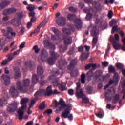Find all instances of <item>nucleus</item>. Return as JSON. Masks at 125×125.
<instances>
[{
  "instance_id": "f257e3e1",
  "label": "nucleus",
  "mask_w": 125,
  "mask_h": 125,
  "mask_svg": "<svg viewBox=\"0 0 125 125\" xmlns=\"http://www.w3.org/2000/svg\"><path fill=\"white\" fill-rule=\"evenodd\" d=\"M51 58L47 59L48 53L46 50L44 49L41 50V61L42 62L47 61V62L49 65H54L55 60L59 57V54L57 53H55L54 51L50 52Z\"/></svg>"
},
{
  "instance_id": "f03ea898",
  "label": "nucleus",
  "mask_w": 125,
  "mask_h": 125,
  "mask_svg": "<svg viewBox=\"0 0 125 125\" xmlns=\"http://www.w3.org/2000/svg\"><path fill=\"white\" fill-rule=\"evenodd\" d=\"M30 81L29 79H25L23 80V82L18 81L16 85L17 89L19 90L21 93H26L28 91V88L30 84Z\"/></svg>"
},
{
  "instance_id": "7ed1b4c3",
  "label": "nucleus",
  "mask_w": 125,
  "mask_h": 125,
  "mask_svg": "<svg viewBox=\"0 0 125 125\" xmlns=\"http://www.w3.org/2000/svg\"><path fill=\"white\" fill-rule=\"evenodd\" d=\"M29 100L28 98H23L21 99V106L19 110L17 111V114L19 115V119L22 120L23 116V112L24 111L25 108L27 107V103L29 102Z\"/></svg>"
},
{
  "instance_id": "20e7f679",
  "label": "nucleus",
  "mask_w": 125,
  "mask_h": 125,
  "mask_svg": "<svg viewBox=\"0 0 125 125\" xmlns=\"http://www.w3.org/2000/svg\"><path fill=\"white\" fill-rule=\"evenodd\" d=\"M76 18V15L74 14H68L67 15L68 20H69L70 21H74V26H75L77 29H81L82 27V20Z\"/></svg>"
},
{
  "instance_id": "39448f33",
  "label": "nucleus",
  "mask_w": 125,
  "mask_h": 125,
  "mask_svg": "<svg viewBox=\"0 0 125 125\" xmlns=\"http://www.w3.org/2000/svg\"><path fill=\"white\" fill-rule=\"evenodd\" d=\"M99 30L97 29L96 26H94L92 30L91 31V35L95 36L93 38L92 40V47H95V45L98 42V37L97 35L98 34Z\"/></svg>"
},
{
  "instance_id": "423d86ee",
  "label": "nucleus",
  "mask_w": 125,
  "mask_h": 125,
  "mask_svg": "<svg viewBox=\"0 0 125 125\" xmlns=\"http://www.w3.org/2000/svg\"><path fill=\"white\" fill-rule=\"evenodd\" d=\"M76 95L77 97L83 98L85 97V95L83 93V89L81 88V85L79 83H77V87L76 88Z\"/></svg>"
},
{
  "instance_id": "0eeeda50",
  "label": "nucleus",
  "mask_w": 125,
  "mask_h": 125,
  "mask_svg": "<svg viewBox=\"0 0 125 125\" xmlns=\"http://www.w3.org/2000/svg\"><path fill=\"white\" fill-rule=\"evenodd\" d=\"M62 117L65 119L67 118L70 121L73 120V114H70V111L68 108H66L63 112H62Z\"/></svg>"
},
{
  "instance_id": "6e6552de",
  "label": "nucleus",
  "mask_w": 125,
  "mask_h": 125,
  "mask_svg": "<svg viewBox=\"0 0 125 125\" xmlns=\"http://www.w3.org/2000/svg\"><path fill=\"white\" fill-rule=\"evenodd\" d=\"M108 72L110 73H114V80L117 81L119 79L120 75L118 74V73L116 71L115 68L113 67V65H109L108 68Z\"/></svg>"
},
{
  "instance_id": "1a4fd4ad",
  "label": "nucleus",
  "mask_w": 125,
  "mask_h": 125,
  "mask_svg": "<svg viewBox=\"0 0 125 125\" xmlns=\"http://www.w3.org/2000/svg\"><path fill=\"white\" fill-rule=\"evenodd\" d=\"M1 31L3 33V35L4 36H6L7 39H8L9 40H10L11 37L9 36V34L11 33V32H13V28L12 27H8L6 29H3L1 30Z\"/></svg>"
},
{
  "instance_id": "9d476101",
  "label": "nucleus",
  "mask_w": 125,
  "mask_h": 125,
  "mask_svg": "<svg viewBox=\"0 0 125 125\" xmlns=\"http://www.w3.org/2000/svg\"><path fill=\"white\" fill-rule=\"evenodd\" d=\"M1 81L4 84L6 85H9L10 83V76L5 74L2 75L1 76Z\"/></svg>"
},
{
  "instance_id": "9b49d317",
  "label": "nucleus",
  "mask_w": 125,
  "mask_h": 125,
  "mask_svg": "<svg viewBox=\"0 0 125 125\" xmlns=\"http://www.w3.org/2000/svg\"><path fill=\"white\" fill-rule=\"evenodd\" d=\"M65 21H66V19L63 17H60L56 21V22L60 26H63L65 25Z\"/></svg>"
},
{
  "instance_id": "f8f14e48",
  "label": "nucleus",
  "mask_w": 125,
  "mask_h": 125,
  "mask_svg": "<svg viewBox=\"0 0 125 125\" xmlns=\"http://www.w3.org/2000/svg\"><path fill=\"white\" fill-rule=\"evenodd\" d=\"M17 109V103H13L12 104L9 105L7 110L10 112H14Z\"/></svg>"
},
{
  "instance_id": "ddd939ff",
  "label": "nucleus",
  "mask_w": 125,
  "mask_h": 125,
  "mask_svg": "<svg viewBox=\"0 0 125 125\" xmlns=\"http://www.w3.org/2000/svg\"><path fill=\"white\" fill-rule=\"evenodd\" d=\"M10 23L15 27H19L21 24V21L20 20L17 19V17H15L10 21Z\"/></svg>"
},
{
  "instance_id": "4468645a",
  "label": "nucleus",
  "mask_w": 125,
  "mask_h": 125,
  "mask_svg": "<svg viewBox=\"0 0 125 125\" xmlns=\"http://www.w3.org/2000/svg\"><path fill=\"white\" fill-rule=\"evenodd\" d=\"M112 45H113L115 50H119L120 49H121L123 51H125V46H122L120 43H117V42H114Z\"/></svg>"
},
{
  "instance_id": "2eb2a0df",
  "label": "nucleus",
  "mask_w": 125,
  "mask_h": 125,
  "mask_svg": "<svg viewBox=\"0 0 125 125\" xmlns=\"http://www.w3.org/2000/svg\"><path fill=\"white\" fill-rule=\"evenodd\" d=\"M77 63V60L76 59H72L71 61H70L69 65L68 66V69L71 70H73Z\"/></svg>"
},
{
  "instance_id": "dca6fc26",
  "label": "nucleus",
  "mask_w": 125,
  "mask_h": 125,
  "mask_svg": "<svg viewBox=\"0 0 125 125\" xmlns=\"http://www.w3.org/2000/svg\"><path fill=\"white\" fill-rule=\"evenodd\" d=\"M64 44L69 45L72 43V37L71 36L66 35L63 38Z\"/></svg>"
},
{
  "instance_id": "f3484780",
  "label": "nucleus",
  "mask_w": 125,
  "mask_h": 125,
  "mask_svg": "<svg viewBox=\"0 0 125 125\" xmlns=\"http://www.w3.org/2000/svg\"><path fill=\"white\" fill-rule=\"evenodd\" d=\"M15 12H16V9H15L14 8H10L9 9H6L3 12V15H7L8 14H10L11 13H14Z\"/></svg>"
},
{
  "instance_id": "a211bd4d",
  "label": "nucleus",
  "mask_w": 125,
  "mask_h": 125,
  "mask_svg": "<svg viewBox=\"0 0 125 125\" xmlns=\"http://www.w3.org/2000/svg\"><path fill=\"white\" fill-rule=\"evenodd\" d=\"M110 42H112V44L115 43H119V35L117 34L114 35V38L111 37L110 38Z\"/></svg>"
},
{
  "instance_id": "6ab92c4d",
  "label": "nucleus",
  "mask_w": 125,
  "mask_h": 125,
  "mask_svg": "<svg viewBox=\"0 0 125 125\" xmlns=\"http://www.w3.org/2000/svg\"><path fill=\"white\" fill-rule=\"evenodd\" d=\"M67 64L66 61L65 60H60L58 62V65L60 69H62V66L66 65Z\"/></svg>"
},
{
  "instance_id": "aec40b11",
  "label": "nucleus",
  "mask_w": 125,
  "mask_h": 125,
  "mask_svg": "<svg viewBox=\"0 0 125 125\" xmlns=\"http://www.w3.org/2000/svg\"><path fill=\"white\" fill-rule=\"evenodd\" d=\"M52 91L51 86L47 87L46 90L44 89V96H50L52 94Z\"/></svg>"
},
{
  "instance_id": "412c9836",
  "label": "nucleus",
  "mask_w": 125,
  "mask_h": 125,
  "mask_svg": "<svg viewBox=\"0 0 125 125\" xmlns=\"http://www.w3.org/2000/svg\"><path fill=\"white\" fill-rule=\"evenodd\" d=\"M10 4V1L9 0H4L0 3V10L5 8L8 5Z\"/></svg>"
},
{
  "instance_id": "4be33fe9",
  "label": "nucleus",
  "mask_w": 125,
  "mask_h": 125,
  "mask_svg": "<svg viewBox=\"0 0 125 125\" xmlns=\"http://www.w3.org/2000/svg\"><path fill=\"white\" fill-rule=\"evenodd\" d=\"M39 79L38 76L37 74H34L32 77V85H35L39 82Z\"/></svg>"
},
{
  "instance_id": "5701e85b",
  "label": "nucleus",
  "mask_w": 125,
  "mask_h": 125,
  "mask_svg": "<svg viewBox=\"0 0 125 125\" xmlns=\"http://www.w3.org/2000/svg\"><path fill=\"white\" fill-rule=\"evenodd\" d=\"M60 103H61V106L59 107V111H62L63 108L67 107V104H65V102L62 98H60Z\"/></svg>"
},
{
  "instance_id": "b1692460",
  "label": "nucleus",
  "mask_w": 125,
  "mask_h": 125,
  "mask_svg": "<svg viewBox=\"0 0 125 125\" xmlns=\"http://www.w3.org/2000/svg\"><path fill=\"white\" fill-rule=\"evenodd\" d=\"M15 72V79H17L21 77L20 69L18 67H15L14 69Z\"/></svg>"
},
{
  "instance_id": "393cba45",
  "label": "nucleus",
  "mask_w": 125,
  "mask_h": 125,
  "mask_svg": "<svg viewBox=\"0 0 125 125\" xmlns=\"http://www.w3.org/2000/svg\"><path fill=\"white\" fill-rule=\"evenodd\" d=\"M52 31L55 34V36H57V38L59 39V36H63L62 33L58 29L55 28V27H53L52 28Z\"/></svg>"
},
{
  "instance_id": "a878e982",
  "label": "nucleus",
  "mask_w": 125,
  "mask_h": 125,
  "mask_svg": "<svg viewBox=\"0 0 125 125\" xmlns=\"http://www.w3.org/2000/svg\"><path fill=\"white\" fill-rule=\"evenodd\" d=\"M42 95H44V89H41L37 91L35 94H34V96L35 98L38 97V96H42Z\"/></svg>"
},
{
  "instance_id": "bb28decb",
  "label": "nucleus",
  "mask_w": 125,
  "mask_h": 125,
  "mask_svg": "<svg viewBox=\"0 0 125 125\" xmlns=\"http://www.w3.org/2000/svg\"><path fill=\"white\" fill-rule=\"evenodd\" d=\"M111 90L108 89L105 92V99L108 101H111L112 99V95L111 94Z\"/></svg>"
},
{
  "instance_id": "cd10ccee",
  "label": "nucleus",
  "mask_w": 125,
  "mask_h": 125,
  "mask_svg": "<svg viewBox=\"0 0 125 125\" xmlns=\"http://www.w3.org/2000/svg\"><path fill=\"white\" fill-rule=\"evenodd\" d=\"M59 88L61 91H64L67 89L66 84L63 83H60L59 85Z\"/></svg>"
},
{
  "instance_id": "c85d7f7f",
  "label": "nucleus",
  "mask_w": 125,
  "mask_h": 125,
  "mask_svg": "<svg viewBox=\"0 0 125 125\" xmlns=\"http://www.w3.org/2000/svg\"><path fill=\"white\" fill-rule=\"evenodd\" d=\"M89 57V54L86 53H82L80 56V60L81 61H85Z\"/></svg>"
},
{
  "instance_id": "c756f323",
  "label": "nucleus",
  "mask_w": 125,
  "mask_h": 125,
  "mask_svg": "<svg viewBox=\"0 0 125 125\" xmlns=\"http://www.w3.org/2000/svg\"><path fill=\"white\" fill-rule=\"evenodd\" d=\"M10 93L12 95V96H16L18 94V92H17V90L15 89V87L14 86L11 87Z\"/></svg>"
},
{
  "instance_id": "7c9ffc66",
  "label": "nucleus",
  "mask_w": 125,
  "mask_h": 125,
  "mask_svg": "<svg viewBox=\"0 0 125 125\" xmlns=\"http://www.w3.org/2000/svg\"><path fill=\"white\" fill-rule=\"evenodd\" d=\"M119 100L120 94L119 93H116V95H115L112 102L113 103V104H116L118 101H119Z\"/></svg>"
},
{
  "instance_id": "2f4dec72",
  "label": "nucleus",
  "mask_w": 125,
  "mask_h": 125,
  "mask_svg": "<svg viewBox=\"0 0 125 125\" xmlns=\"http://www.w3.org/2000/svg\"><path fill=\"white\" fill-rule=\"evenodd\" d=\"M37 8L36 7V6L33 4H28L27 7H26V9H27V10L28 11L30 12H32L34 10H35Z\"/></svg>"
},
{
  "instance_id": "473e14b6",
  "label": "nucleus",
  "mask_w": 125,
  "mask_h": 125,
  "mask_svg": "<svg viewBox=\"0 0 125 125\" xmlns=\"http://www.w3.org/2000/svg\"><path fill=\"white\" fill-rule=\"evenodd\" d=\"M39 99V97H36L34 98L33 99L31 100L30 101V104H29V108H31L35 105V103L37 101V100Z\"/></svg>"
},
{
  "instance_id": "72a5a7b5",
  "label": "nucleus",
  "mask_w": 125,
  "mask_h": 125,
  "mask_svg": "<svg viewBox=\"0 0 125 125\" xmlns=\"http://www.w3.org/2000/svg\"><path fill=\"white\" fill-rule=\"evenodd\" d=\"M102 72L101 70H97L95 74H94V78H95L96 80L98 79L102 76Z\"/></svg>"
},
{
  "instance_id": "f704fd0d",
  "label": "nucleus",
  "mask_w": 125,
  "mask_h": 125,
  "mask_svg": "<svg viewBox=\"0 0 125 125\" xmlns=\"http://www.w3.org/2000/svg\"><path fill=\"white\" fill-rule=\"evenodd\" d=\"M44 70L43 68L42 67V65H40L38 67L37 69V73L39 75H42L43 73Z\"/></svg>"
},
{
  "instance_id": "c9c22d12",
  "label": "nucleus",
  "mask_w": 125,
  "mask_h": 125,
  "mask_svg": "<svg viewBox=\"0 0 125 125\" xmlns=\"http://www.w3.org/2000/svg\"><path fill=\"white\" fill-rule=\"evenodd\" d=\"M26 67L29 68L30 70H34L35 67L34 66L32 65V63L30 62H27L25 63Z\"/></svg>"
},
{
  "instance_id": "e433bc0d",
  "label": "nucleus",
  "mask_w": 125,
  "mask_h": 125,
  "mask_svg": "<svg viewBox=\"0 0 125 125\" xmlns=\"http://www.w3.org/2000/svg\"><path fill=\"white\" fill-rule=\"evenodd\" d=\"M119 81H120V76H119V79H118V80L117 81L115 80V76H113V80H110L109 82H108V84L111 85V84H113L114 83L116 85L118 84Z\"/></svg>"
},
{
  "instance_id": "4c0bfd02",
  "label": "nucleus",
  "mask_w": 125,
  "mask_h": 125,
  "mask_svg": "<svg viewBox=\"0 0 125 125\" xmlns=\"http://www.w3.org/2000/svg\"><path fill=\"white\" fill-rule=\"evenodd\" d=\"M115 66H116L117 69H118L119 70L125 69L124 64H122L121 63H119V62L116 63Z\"/></svg>"
},
{
  "instance_id": "58836bf2",
  "label": "nucleus",
  "mask_w": 125,
  "mask_h": 125,
  "mask_svg": "<svg viewBox=\"0 0 125 125\" xmlns=\"http://www.w3.org/2000/svg\"><path fill=\"white\" fill-rule=\"evenodd\" d=\"M7 104V100L5 99V98H2L0 99V107H2L3 106V104Z\"/></svg>"
},
{
  "instance_id": "ea45409f",
  "label": "nucleus",
  "mask_w": 125,
  "mask_h": 125,
  "mask_svg": "<svg viewBox=\"0 0 125 125\" xmlns=\"http://www.w3.org/2000/svg\"><path fill=\"white\" fill-rule=\"evenodd\" d=\"M43 26V23H40V25H39V26L37 27V28L35 29V30L32 32V33H34L35 34H38V33H39L40 28Z\"/></svg>"
},
{
  "instance_id": "a19ab883",
  "label": "nucleus",
  "mask_w": 125,
  "mask_h": 125,
  "mask_svg": "<svg viewBox=\"0 0 125 125\" xmlns=\"http://www.w3.org/2000/svg\"><path fill=\"white\" fill-rule=\"evenodd\" d=\"M44 77V76L43 75L41 77V82H40V84L41 86H44L46 83H47V81L46 80H42V79Z\"/></svg>"
},
{
  "instance_id": "79ce46f5",
  "label": "nucleus",
  "mask_w": 125,
  "mask_h": 125,
  "mask_svg": "<svg viewBox=\"0 0 125 125\" xmlns=\"http://www.w3.org/2000/svg\"><path fill=\"white\" fill-rule=\"evenodd\" d=\"M94 18L95 19V24H98L99 23V21H100V19L99 18V15H97L96 13L93 14Z\"/></svg>"
},
{
  "instance_id": "37998d69",
  "label": "nucleus",
  "mask_w": 125,
  "mask_h": 125,
  "mask_svg": "<svg viewBox=\"0 0 125 125\" xmlns=\"http://www.w3.org/2000/svg\"><path fill=\"white\" fill-rule=\"evenodd\" d=\"M62 32L65 35H71V31L68 28L62 29Z\"/></svg>"
},
{
  "instance_id": "c03bdc74",
  "label": "nucleus",
  "mask_w": 125,
  "mask_h": 125,
  "mask_svg": "<svg viewBox=\"0 0 125 125\" xmlns=\"http://www.w3.org/2000/svg\"><path fill=\"white\" fill-rule=\"evenodd\" d=\"M86 93L88 94H92V91L93 90V88L92 87L90 86H88L86 87Z\"/></svg>"
},
{
  "instance_id": "a18cd8bd",
  "label": "nucleus",
  "mask_w": 125,
  "mask_h": 125,
  "mask_svg": "<svg viewBox=\"0 0 125 125\" xmlns=\"http://www.w3.org/2000/svg\"><path fill=\"white\" fill-rule=\"evenodd\" d=\"M81 83L84 84L85 83V74L83 73L81 75Z\"/></svg>"
},
{
  "instance_id": "49530a36",
  "label": "nucleus",
  "mask_w": 125,
  "mask_h": 125,
  "mask_svg": "<svg viewBox=\"0 0 125 125\" xmlns=\"http://www.w3.org/2000/svg\"><path fill=\"white\" fill-rule=\"evenodd\" d=\"M53 84L54 86H59V80L58 78H56L54 82H53Z\"/></svg>"
},
{
  "instance_id": "de8ad7c7",
  "label": "nucleus",
  "mask_w": 125,
  "mask_h": 125,
  "mask_svg": "<svg viewBox=\"0 0 125 125\" xmlns=\"http://www.w3.org/2000/svg\"><path fill=\"white\" fill-rule=\"evenodd\" d=\"M44 108H45V102H42V103H41L40 105L39 106V109L42 110Z\"/></svg>"
},
{
  "instance_id": "09e8293b",
  "label": "nucleus",
  "mask_w": 125,
  "mask_h": 125,
  "mask_svg": "<svg viewBox=\"0 0 125 125\" xmlns=\"http://www.w3.org/2000/svg\"><path fill=\"white\" fill-rule=\"evenodd\" d=\"M53 112L52 109H46L44 112H43V114L44 115H50Z\"/></svg>"
},
{
  "instance_id": "8fccbe9b",
  "label": "nucleus",
  "mask_w": 125,
  "mask_h": 125,
  "mask_svg": "<svg viewBox=\"0 0 125 125\" xmlns=\"http://www.w3.org/2000/svg\"><path fill=\"white\" fill-rule=\"evenodd\" d=\"M17 17L15 18H17L18 20H21V19L23 17V15L22 13H16Z\"/></svg>"
},
{
  "instance_id": "3c124183",
  "label": "nucleus",
  "mask_w": 125,
  "mask_h": 125,
  "mask_svg": "<svg viewBox=\"0 0 125 125\" xmlns=\"http://www.w3.org/2000/svg\"><path fill=\"white\" fill-rule=\"evenodd\" d=\"M118 31V25L114 26L112 27V30H111V34H113L115 33V32Z\"/></svg>"
},
{
  "instance_id": "603ef678",
  "label": "nucleus",
  "mask_w": 125,
  "mask_h": 125,
  "mask_svg": "<svg viewBox=\"0 0 125 125\" xmlns=\"http://www.w3.org/2000/svg\"><path fill=\"white\" fill-rule=\"evenodd\" d=\"M67 50V46H64L62 47V46L59 47V51L60 52H63L65 50Z\"/></svg>"
},
{
  "instance_id": "864d4df0",
  "label": "nucleus",
  "mask_w": 125,
  "mask_h": 125,
  "mask_svg": "<svg viewBox=\"0 0 125 125\" xmlns=\"http://www.w3.org/2000/svg\"><path fill=\"white\" fill-rule=\"evenodd\" d=\"M95 115L100 119L103 118V113L101 112V111H99L97 113H95Z\"/></svg>"
},
{
  "instance_id": "5fc2aeb1",
  "label": "nucleus",
  "mask_w": 125,
  "mask_h": 125,
  "mask_svg": "<svg viewBox=\"0 0 125 125\" xmlns=\"http://www.w3.org/2000/svg\"><path fill=\"white\" fill-rule=\"evenodd\" d=\"M107 17L108 19H110L113 17V11L110 10L108 11L107 14Z\"/></svg>"
},
{
  "instance_id": "6e6d98bb",
  "label": "nucleus",
  "mask_w": 125,
  "mask_h": 125,
  "mask_svg": "<svg viewBox=\"0 0 125 125\" xmlns=\"http://www.w3.org/2000/svg\"><path fill=\"white\" fill-rule=\"evenodd\" d=\"M96 11L101 12L102 11V6L99 4L97 7H96Z\"/></svg>"
},
{
  "instance_id": "4d7b16f0",
  "label": "nucleus",
  "mask_w": 125,
  "mask_h": 125,
  "mask_svg": "<svg viewBox=\"0 0 125 125\" xmlns=\"http://www.w3.org/2000/svg\"><path fill=\"white\" fill-rule=\"evenodd\" d=\"M92 14L91 13H88L87 14L86 16V20L89 21L90 20L92 19Z\"/></svg>"
},
{
  "instance_id": "13d9d810",
  "label": "nucleus",
  "mask_w": 125,
  "mask_h": 125,
  "mask_svg": "<svg viewBox=\"0 0 125 125\" xmlns=\"http://www.w3.org/2000/svg\"><path fill=\"white\" fill-rule=\"evenodd\" d=\"M51 75H52V76L53 77H56L57 75H59V70H57L56 71H52L51 72Z\"/></svg>"
},
{
  "instance_id": "bf43d9fd",
  "label": "nucleus",
  "mask_w": 125,
  "mask_h": 125,
  "mask_svg": "<svg viewBox=\"0 0 125 125\" xmlns=\"http://www.w3.org/2000/svg\"><path fill=\"white\" fill-rule=\"evenodd\" d=\"M82 101L84 104H88L89 102V99L88 98H86V97L83 98Z\"/></svg>"
},
{
  "instance_id": "052dcab7",
  "label": "nucleus",
  "mask_w": 125,
  "mask_h": 125,
  "mask_svg": "<svg viewBox=\"0 0 125 125\" xmlns=\"http://www.w3.org/2000/svg\"><path fill=\"white\" fill-rule=\"evenodd\" d=\"M68 28L70 29V31L74 32L75 31V26L73 25H68Z\"/></svg>"
},
{
  "instance_id": "680f3d73",
  "label": "nucleus",
  "mask_w": 125,
  "mask_h": 125,
  "mask_svg": "<svg viewBox=\"0 0 125 125\" xmlns=\"http://www.w3.org/2000/svg\"><path fill=\"white\" fill-rule=\"evenodd\" d=\"M33 50H35L36 53H38V52H39V51L40 50V49L39 48H38V47L37 45L34 46Z\"/></svg>"
},
{
  "instance_id": "e2e57ef3",
  "label": "nucleus",
  "mask_w": 125,
  "mask_h": 125,
  "mask_svg": "<svg viewBox=\"0 0 125 125\" xmlns=\"http://www.w3.org/2000/svg\"><path fill=\"white\" fill-rule=\"evenodd\" d=\"M44 44L45 46L48 47V45H51V44L50 43L49 41L48 40H44Z\"/></svg>"
},
{
  "instance_id": "0e129e2a",
  "label": "nucleus",
  "mask_w": 125,
  "mask_h": 125,
  "mask_svg": "<svg viewBox=\"0 0 125 125\" xmlns=\"http://www.w3.org/2000/svg\"><path fill=\"white\" fill-rule=\"evenodd\" d=\"M68 93L70 96H73L74 95V90L72 89H69L68 90Z\"/></svg>"
},
{
  "instance_id": "69168bd1",
  "label": "nucleus",
  "mask_w": 125,
  "mask_h": 125,
  "mask_svg": "<svg viewBox=\"0 0 125 125\" xmlns=\"http://www.w3.org/2000/svg\"><path fill=\"white\" fill-rule=\"evenodd\" d=\"M114 25H115V21L114 20H112L111 21H110L109 22V26L111 27H113Z\"/></svg>"
},
{
  "instance_id": "338daca9",
  "label": "nucleus",
  "mask_w": 125,
  "mask_h": 125,
  "mask_svg": "<svg viewBox=\"0 0 125 125\" xmlns=\"http://www.w3.org/2000/svg\"><path fill=\"white\" fill-rule=\"evenodd\" d=\"M29 16L31 17H36V13L34 11H31L29 13Z\"/></svg>"
},
{
  "instance_id": "774afa93",
  "label": "nucleus",
  "mask_w": 125,
  "mask_h": 125,
  "mask_svg": "<svg viewBox=\"0 0 125 125\" xmlns=\"http://www.w3.org/2000/svg\"><path fill=\"white\" fill-rule=\"evenodd\" d=\"M102 65L104 67H107L108 65H109V62H102Z\"/></svg>"
}]
</instances>
